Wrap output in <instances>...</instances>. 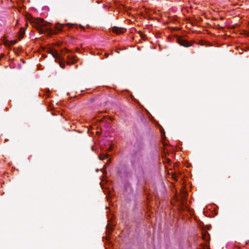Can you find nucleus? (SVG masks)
<instances>
[{"label": "nucleus", "mask_w": 249, "mask_h": 249, "mask_svg": "<svg viewBox=\"0 0 249 249\" xmlns=\"http://www.w3.org/2000/svg\"><path fill=\"white\" fill-rule=\"evenodd\" d=\"M36 23L37 25L36 28L40 34H43L45 32L43 28H45L46 31L49 34H55V32L52 29L47 27L46 24L44 23V21L42 19L39 18L36 19Z\"/></svg>", "instance_id": "f257e3e1"}, {"label": "nucleus", "mask_w": 249, "mask_h": 249, "mask_svg": "<svg viewBox=\"0 0 249 249\" xmlns=\"http://www.w3.org/2000/svg\"><path fill=\"white\" fill-rule=\"evenodd\" d=\"M178 42L180 45L184 47H189L191 46V43L189 42L180 37L178 38Z\"/></svg>", "instance_id": "f03ea898"}, {"label": "nucleus", "mask_w": 249, "mask_h": 249, "mask_svg": "<svg viewBox=\"0 0 249 249\" xmlns=\"http://www.w3.org/2000/svg\"><path fill=\"white\" fill-rule=\"evenodd\" d=\"M125 31V29L124 28H118L116 27H114L112 28V32L117 34H122Z\"/></svg>", "instance_id": "7ed1b4c3"}, {"label": "nucleus", "mask_w": 249, "mask_h": 249, "mask_svg": "<svg viewBox=\"0 0 249 249\" xmlns=\"http://www.w3.org/2000/svg\"><path fill=\"white\" fill-rule=\"evenodd\" d=\"M24 33H25V29L23 28H21L19 32V35H18V38L19 40H20L23 37Z\"/></svg>", "instance_id": "20e7f679"}, {"label": "nucleus", "mask_w": 249, "mask_h": 249, "mask_svg": "<svg viewBox=\"0 0 249 249\" xmlns=\"http://www.w3.org/2000/svg\"><path fill=\"white\" fill-rule=\"evenodd\" d=\"M64 25L60 23H56L54 27L58 31H62V28Z\"/></svg>", "instance_id": "39448f33"}, {"label": "nucleus", "mask_w": 249, "mask_h": 249, "mask_svg": "<svg viewBox=\"0 0 249 249\" xmlns=\"http://www.w3.org/2000/svg\"><path fill=\"white\" fill-rule=\"evenodd\" d=\"M108 156V154H103V155H100L99 156V159L100 160H103L105 159H106Z\"/></svg>", "instance_id": "423d86ee"}, {"label": "nucleus", "mask_w": 249, "mask_h": 249, "mask_svg": "<svg viewBox=\"0 0 249 249\" xmlns=\"http://www.w3.org/2000/svg\"><path fill=\"white\" fill-rule=\"evenodd\" d=\"M203 238L205 240H208L209 234L208 233H203L202 235Z\"/></svg>", "instance_id": "0eeeda50"}, {"label": "nucleus", "mask_w": 249, "mask_h": 249, "mask_svg": "<svg viewBox=\"0 0 249 249\" xmlns=\"http://www.w3.org/2000/svg\"><path fill=\"white\" fill-rule=\"evenodd\" d=\"M52 53L54 57H56L58 55V53H57V52H56V51H54V52H52Z\"/></svg>", "instance_id": "6e6552de"}, {"label": "nucleus", "mask_w": 249, "mask_h": 249, "mask_svg": "<svg viewBox=\"0 0 249 249\" xmlns=\"http://www.w3.org/2000/svg\"><path fill=\"white\" fill-rule=\"evenodd\" d=\"M16 42H17L16 40L12 41V44L14 45V44H16Z\"/></svg>", "instance_id": "1a4fd4ad"}, {"label": "nucleus", "mask_w": 249, "mask_h": 249, "mask_svg": "<svg viewBox=\"0 0 249 249\" xmlns=\"http://www.w3.org/2000/svg\"><path fill=\"white\" fill-rule=\"evenodd\" d=\"M60 67H61V68H63L64 67V66H65V65H64V64H60Z\"/></svg>", "instance_id": "9d476101"}, {"label": "nucleus", "mask_w": 249, "mask_h": 249, "mask_svg": "<svg viewBox=\"0 0 249 249\" xmlns=\"http://www.w3.org/2000/svg\"><path fill=\"white\" fill-rule=\"evenodd\" d=\"M74 63V60H71V62H69V64L70 63Z\"/></svg>", "instance_id": "9b49d317"}, {"label": "nucleus", "mask_w": 249, "mask_h": 249, "mask_svg": "<svg viewBox=\"0 0 249 249\" xmlns=\"http://www.w3.org/2000/svg\"><path fill=\"white\" fill-rule=\"evenodd\" d=\"M91 149H92V150H93V147H91Z\"/></svg>", "instance_id": "f8f14e48"}]
</instances>
